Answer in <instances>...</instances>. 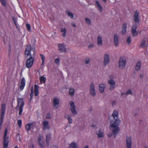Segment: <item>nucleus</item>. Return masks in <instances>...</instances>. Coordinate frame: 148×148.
<instances>
[{
	"label": "nucleus",
	"instance_id": "obj_61",
	"mask_svg": "<svg viewBox=\"0 0 148 148\" xmlns=\"http://www.w3.org/2000/svg\"><path fill=\"white\" fill-rule=\"evenodd\" d=\"M102 1L105 2H106V0H102Z\"/></svg>",
	"mask_w": 148,
	"mask_h": 148
},
{
	"label": "nucleus",
	"instance_id": "obj_64",
	"mask_svg": "<svg viewBox=\"0 0 148 148\" xmlns=\"http://www.w3.org/2000/svg\"><path fill=\"white\" fill-rule=\"evenodd\" d=\"M145 148H148V147H145Z\"/></svg>",
	"mask_w": 148,
	"mask_h": 148
},
{
	"label": "nucleus",
	"instance_id": "obj_62",
	"mask_svg": "<svg viewBox=\"0 0 148 148\" xmlns=\"http://www.w3.org/2000/svg\"><path fill=\"white\" fill-rule=\"evenodd\" d=\"M32 98H30V100H29V101H30L32 100Z\"/></svg>",
	"mask_w": 148,
	"mask_h": 148
},
{
	"label": "nucleus",
	"instance_id": "obj_3",
	"mask_svg": "<svg viewBox=\"0 0 148 148\" xmlns=\"http://www.w3.org/2000/svg\"><path fill=\"white\" fill-rule=\"evenodd\" d=\"M8 133V130L6 128L5 130V132L3 136V148H7L8 146V145L9 143V137H7V135Z\"/></svg>",
	"mask_w": 148,
	"mask_h": 148
},
{
	"label": "nucleus",
	"instance_id": "obj_9",
	"mask_svg": "<svg viewBox=\"0 0 148 148\" xmlns=\"http://www.w3.org/2000/svg\"><path fill=\"white\" fill-rule=\"evenodd\" d=\"M25 80L24 78H22L20 85L19 86V88L21 90H22L25 86Z\"/></svg>",
	"mask_w": 148,
	"mask_h": 148
},
{
	"label": "nucleus",
	"instance_id": "obj_4",
	"mask_svg": "<svg viewBox=\"0 0 148 148\" xmlns=\"http://www.w3.org/2000/svg\"><path fill=\"white\" fill-rule=\"evenodd\" d=\"M6 106L5 104L1 105V112L0 118V125H2L3 123L4 115L5 111Z\"/></svg>",
	"mask_w": 148,
	"mask_h": 148
},
{
	"label": "nucleus",
	"instance_id": "obj_27",
	"mask_svg": "<svg viewBox=\"0 0 148 148\" xmlns=\"http://www.w3.org/2000/svg\"><path fill=\"white\" fill-rule=\"evenodd\" d=\"M97 5V8L100 10L101 12L102 11V8L99 4V1H95Z\"/></svg>",
	"mask_w": 148,
	"mask_h": 148
},
{
	"label": "nucleus",
	"instance_id": "obj_44",
	"mask_svg": "<svg viewBox=\"0 0 148 148\" xmlns=\"http://www.w3.org/2000/svg\"><path fill=\"white\" fill-rule=\"evenodd\" d=\"M85 63L86 64H88L90 62V58L88 57H87L85 60Z\"/></svg>",
	"mask_w": 148,
	"mask_h": 148
},
{
	"label": "nucleus",
	"instance_id": "obj_1",
	"mask_svg": "<svg viewBox=\"0 0 148 148\" xmlns=\"http://www.w3.org/2000/svg\"><path fill=\"white\" fill-rule=\"evenodd\" d=\"M35 49L33 47H31L30 45H27L25 51V54L27 55V57L29 56L30 57L26 61V66L27 68L30 69L33 66L34 61V57L35 56Z\"/></svg>",
	"mask_w": 148,
	"mask_h": 148
},
{
	"label": "nucleus",
	"instance_id": "obj_15",
	"mask_svg": "<svg viewBox=\"0 0 148 148\" xmlns=\"http://www.w3.org/2000/svg\"><path fill=\"white\" fill-rule=\"evenodd\" d=\"M127 27V24L126 23H124L122 26V28L121 32V34L124 35L125 34L126 32V29Z\"/></svg>",
	"mask_w": 148,
	"mask_h": 148
},
{
	"label": "nucleus",
	"instance_id": "obj_5",
	"mask_svg": "<svg viewBox=\"0 0 148 148\" xmlns=\"http://www.w3.org/2000/svg\"><path fill=\"white\" fill-rule=\"evenodd\" d=\"M119 67L120 69H122L124 68L126 65V59L124 56L121 57L119 61Z\"/></svg>",
	"mask_w": 148,
	"mask_h": 148
},
{
	"label": "nucleus",
	"instance_id": "obj_21",
	"mask_svg": "<svg viewBox=\"0 0 148 148\" xmlns=\"http://www.w3.org/2000/svg\"><path fill=\"white\" fill-rule=\"evenodd\" d=\"M141 63L140 61H138L135 66V69L136 70H139L141 67Z\"/></svg>",
	"mask_w": 148,
	"mask_h": 148
},
{
	"label": "nucleus",
	"instance_id": "obj_51",
	"mask_svg": "<svg viewBox=\"0 0 148 148\" xmlns=\"http://www.w3.org/2000/svg\"><path fill=\"white\" fill-rule=\"evenodd\" d=\"M116 102L115 101H113L112 103V105L114 106L116 104Z\"/></svg>",
	"mask_w": 148,
	"mask_h": 148
},
{
	"label": "nucleus",
	"instance_id": "obj_29",
	"mask_svg": "<svg viewBox=\"0 0 148 148\" xmlns=\"http://www.w3.org/2000/svg\"><path fill=\"white\" fill-rule=\"evenodd\" d=\"M40 56L41 57V59L42 60V63L41 64V65L43 66L44 64V62H45V57L42 54H40Z\"/></svg>",
	"mask_w": 148,
	"mask_h": 148
},
{
	"label": "nucleus",
	"instance_id": "obj_8",
	"mask_svg": "<svg viewBox=\"0 0 148 148\" xmlns=\"http://www.w3.org/2000/svg\"><path fill=\"white\" fill-rule=\"evenodd\" d=\"M70 104L71 105V110L73 114H77V112L75 110V107L73 101L70 102Z\"/></svg>",
	"mask_w": 148,
	"mask_h": 148
},
{
	"label": "nucleus",
	"instance_id": "obj_43",
	"mask_svg": "<svg viewBox=\"0 0 148 148\" xmlns=\"http://www.w3.org/2000/svg\"><path fill=\"white\" fill-rule=\"evenodd\" d=\"M55 62L56 64H59L60 63V60L59 58L56 59L55 60Z\"/></svg>",
	"mask_w": 148,
	"mask_h": 148
},
{
	"label": "nucleus",
	"instance_id": "obj_7",
	"mask_svg": "<svg viewBox=\"0 0 148 148\" xmlns=\"http://www.w3.org/2000/svg\"><path fill=\"white\" fill-rule=\"evenodd\" d=\"M137 25L136 24L133 25L132 27V32L133 36H136L138 34V32L136 31Z\"/></svg>",
	"mask_w": 148,
	"mask_h": 148
},
{
	"label": "nucleus",
	"instance_id": "obj_18",
	"mask_svg": "<svg viewBox=\"0 0 148 148\" xmlns=\"http://www.w3.org/2000/svg\"><path fill=\"white\" fill-rule=\"evenodd\" d=\"M34 93L35 96H37L39 93L38 86L35 84L34 86Z\"/></svg>",
	"mask_w": 148,
	"mask_h": 148
},
{
	"label": "nucleus",
	"instance_id": "obj_63",
	"mask_svg": "<svg viewBox=\"0 0 148 148\" xmlns=\"http://www.w3.org/2000/svg\"><path fill=\"white\" fill-rule=\"evenodd\" d=\"M14 148H18V147L17 146H16Z\"/></svg>",
	"mask_w": 148,
	"mask_h": 148
},
{
	"label": "nucleus",
	"instance_id": "obj_6",
	"mask_svg": "<svg viewBox=\"0 0 148 148\" xmlns=\"http://www.w3.org/2000/svg\"><path fill=\"white\" fill-rule=\"evenodd\" d=\"M38 140L40 147L41 148H43L44 143L43 141V137L42 135L41 134L39 135V137L38 138Z\"/></svg>",
	"mask_w": 148,
	"mask_h": 148
},
{
	"label": "nucleus",
	"instance_id": "obj_16",
	"mask_svg": "<svg viewBox=\"0 0 148 148\" xmlns=\"http://www.w3.org/2000/svg\"><path fill=\"white\" fill-rule=\"evenodd\" d=\"M109 56L108 54H105L104 60V64L105 65L107 64H109Z\"/></svg>",
	"mask_w": 148,
	"mask_h": 148
},
{
	"label": "nucleus",
	"instance_id": "obj_55",
	"mask_svg": "<svg viewBox=\"0 0 148 148\" xmlns=\"http://www.w3.org/2000/svg\"><path fill=\"white\" fill-rule=\"evenodd\" d=\"M140 77H141V78L142 77H143V74H140Z\"/></svg>",
	"mask_w": 148,
	"mask_h": 148
},
{
	"label": "nucleus",
	"instance_id": "obj_39",
	"mask_svg": "<svg viewBox=\"0 0 148 148\" xmlns=\"http://www.w3.org/2000/svg\"><path fill=\"white\" fill-rule=\"evenodd\" d=\"M30 98H33L34 95V91H33V87H32L31 88V92L30 93Z\"/></svg>",
	"mask_w": 148,
	"mask_h": 148
},
{
	"label": "nucleus",
	"instance_id": "obj_28",
	"mask_svg": "<svg viewBox=\"0 0 148 148\" xmlns=\"http://www.w3.org/2000/svg\"><path fill=\"white\" fill-rule=\"evenodd\" d=\"M40 82H43V84H45L46 82V79L45 77L43 76H41L40 78Z\"/></svg>",
	"mask_w": 148,
	"mask_h": 148
},
{
	"label": "nucleus",
	"instance_id": "obj_32",
	"mask_svg": "<svg viewBox=\"0 0 148 148\" xmlns=\"http://www.w3.org/2000/svg\"><path fill=\"white\" fill-rule=\"evenodd\" d=\"M97 134L99 138H101L103 136V134L100 130H99V132L97 133Z\"/></svg>",
	"mask_w": 148,
	"mask_h": 148
},
{
	"label": "nucleus",
	"instance_id": "obj_47",
	"mask_svg": "<svg viewBox=\"0 0 148 148\" xmlns=\"http://www.w3.org/2000/svg\"><path fill=\"white\" fill-rule=\"evenodd\" d=\"M61 31L63 32H66V29L64 28H62L61 29Z\"/></svg>",
	"mask_w": 148,
	"mask_h": 148
},
{
	"label": "nucleus",
	"instance_id": "obj_12",
	"mask_svg": "<svg viewBox=\"0 0 148 148\" xmlns=\"http://www.w3.org/2000/svg\"><path fill=\"white\" fill-rule=\"evenodd\" d=\"M131 139V138L130 137H127L126 144L127 148H131L132 142Z\"/></svg>",
	"mask_w": 148,
	"mask_h": 148
},
{
	"label": "nucleus",
	"instance_id": "obj_20",
	"mask_svg": "<svg viewBox=\"0 0 148 148\" xmlns=\"http://www.w3.org/2000/svg\"><path fill=\"white\" fill-rule=\"evenodd\" d=\"M106 85L104 84H101L99 85V90L101 92H103L104 90Z\"/></svg>",
	"mask_w": 148,
	"mask_h": 148
},
{
	"label": "nucleus",
	"instance_id": "obj_57",
	"mask_svg": "<svg viewBox=\"0 0 148 148\" xmlns=\"http://www.w3.org/2000/svg\"><path fill=\"white\" fill-rule=\"evenodd\" d=\"M93 45H89L88 46V48H90L91 47H92L93 46Z\"/></svg>",
	"mask_w": 148,
	"mask_h": 148
},
{
	"label": "nucleus",
	"instance_id": "obj_30",
	"mask_svg": "<svg viewBox=\"0 0 148 148\" xmlns=\"http://www.w3.org/2000/svg\"><path fill=\"white\" fill-rule=\"evenodd\" d=\"M145 40H143L140 43V47L143 48H144L145 47Z\"/></svg>",
	"mask_w": 148,
	"mask_h": 148
},
{
	"label": "nucleus",
	"instance_id": "obj_24",
	"mask_svg": "<svg viewBox=\"0 0 148 148\" xmlns=\"http://www.w3.org/2000/svg\"><path fill=\"white\" fill-rule=\"evenodd\" d=\"M51 138V134H47L46 136V143L47 145H48L49 144V141Z\"/></svg>",
	"mask_w": 148,
	"mask_h": 148
},
{
	"label": "nucleus",
	"instance_id": "obj_41",
	"mask_svg": "<svg viewBox=\"0 0 148 148\" xmlns=\"http://www.w3.org/2000/svg\"><path fill=\"white\" fill-rule=\"evenodd\" d=\"M85 21L88 25L90 24L91 21L88 18H86L85 19Z\"/></svg>",
	"mask_w": 148,
	"mask_h": 148
},
{
	"label": "nucleus",
	"instance_id": "obj_35",
	"mask_svg": "<svg viewBox=\"0 0 148 148\" xmlns=\"http://www.w3.org/2000/svg\"><path fill=\"white\" fill-rule=\"evenodd\" d=\"M75 92L73 88H70L69 89V94L72 96V95H73L74 93Z\"/></svg>",
	"mask_w": 148,
	"mask_h": 148
},
{
	"label": "nucleus",
	"instance_id": "obj_56",
	"mask_svg": "<svg viewBox=\"0 0 148 148\" xmlns=\"http://www.w3.org/2000/svg\"><path fill=\"white\" fill-rule=\"evenodd\" d=\"M112 136V134H108V137H111Z\"/></svg>",
	"mask_w": 148,
	"mask_h": 148
},
{
	"label": "nucleus",
	"instance_id": "obj_45",
	"mask_svg": "<svg viewBox=\"0 0 148 148\" xmlns=\"http://www.w3.org/2000/svg\"><path fill=\"white\" fill-rule=\"evenodd\" d=\"M11 51V46L10 44L9 45V49H8L9 55H10V53Z\"/></svg>",
	"mask_w": 148,
	"mask_h": 148
},
{
	"label": "nucleus",
	"instance_id": "obj_37",
	"mask_svg": "<svg viewBox=\"0 0 148 148\" xmlns=\"http://www.w3.org/2000/svg\"><path fill=\"white\" fill-rule=\"evenodd\" d=\"M22 121L21 120H19L17 121V124L19 128L21 127Z\"/></svg>",
	"mask_w": 148,
	"mask_h": 148
},
{
	"label": "nucleus",
	"instance_id": "obj_60",
	"mask_svg": "<svg viewBox=\"0 0 148 148\" xmlns=\"http://www.w3.org/2000/svg\"><path fill=\"white\" fill-rule=\"evenodd\" d=\"M2 127V125H0V130H1V129Z\"/></svg>",
	"mask_w": 148,
	"mask_h": 148
},
{
	"label": "nucleus",
	"instance_id": "obj_34",
	"mask_svg": "<svg viewBox=\"0 0 148 148\" xmlns=\"http://www.w3.org/2000/svg\"><path fill=\"white\" fill-rule=\"evenodd\" d=\"M0 1L2 5L5 7L6 6V0H0Z\"/></svg>",
	"mask_w": 148,
	"mask_h": 148
},
{
	"label": "nucleus",
	"instance_id": "obj_14",
	"mask_svg": "<svg viewBox=\"0 0 148 148\" xmlns=\"http://www.w3.org/2000/svg\"><path fill=\"white\" fill-rule=\"evenodd\" d=\"M18 105L17 107H23L24 105V101L22 98H18L17 99Z\"/></svg>",
	"mask_w": 148,
	"mask_h": 148
},
{
	"label": "nucleus",
	"instance_id": "obj_58",
	"mask_svg": "<svg viewBox=\"0 0 148 148\" xmlns=\"http://www.w3.org/2000/svg\"><path fill=\"white\" fill-rule=\"evenodd\" d=\"M54 147L55 148H58L57 146H56V145H54Z\"/></svg>",
	"mask_w": 148,
	"mask_h": 148
},
{
	"label": "nucleus",
	"instance_id": "obj_13",
	"mask_svg": "<svg viewBox=\"0 0 148 148\" xmlns=\"http://www.w3.org/2000/svg\"><path fill=\"white\" fill-rule=\"evenodd\" d=\"M90 94L92 96L95 95V87L93 83H92L90 87Z\"/></svg>",
	"mask_w": 148,
	"mask_h": 148
},
{
	"label": "nucleus",
	"instance_id": "obj_46",
	"mask_svg": "<svg viewBox=\"0 0 148 148\" xmlns=\"http://www.w3.org/2000/svg\"><path fill=\"white\" fill-rule=\"evenodd\" d=\"M114 87H115V85H110V90H113V89L114 88Z\"/></svg>",
	"mask_w": 148,
	"mask_h": 148
},
{
	"label": "nucleus",
	"instance_id": "obj_50",
	"mask_svg": "<svg viewBox=\"0 0 148 148\" xmlns=\"http://www.w3.org/2000/svg\"><path fill=\"white\" fill-rule=\"evenodd\" d=\"M13 21L14 22V24H16V19L14 18V17H13L12 18Z\"/></svg>",
	"mask_w": 148,
	"mask_h": 148
},
{
	"label": "nucleus",
	"instance_id": "obj_42",
	"mask_svg": "<svg viewBox=\"0 0 148 148\" xmlns=\"http://www.w3.org/2000/svg\"><path fill=\"white\" fill-rule=\"evenodd\" d=\"M131 40L130 37V36H129L128 37H127V39L126 42L128 43V44H130L131 42Z\"/></svg>",
	"mask_w": 148,
	"mask_h": 148
},
{
	"label": "nucleus",
	"instance_id": "obj_53",
	"mask_svg": "<svg viewBox=\"0 0 148 148\" xmlns=\"http://www.w3.org/2000/svg\"><path fill=\"white\" fill-rule=\"evenodd\" d=\"M71 24L72 26H73L74 27H76V25L75 23H71Z\"/></svg>",
	"mask_w": 148,
	"mask_h": 148
},
{
	"label": "nucleus",
	"instance_id": "obj_17",
	"mask_svg": "<svg viewBox=\"0 0 148 148\" xmlns=\"http://www.w3.org/2000/svg\"><path fill=\"white\" fill-rule=\"evenodd\" d=\"M139 15V13L137 10L136 11L134 16V19L136 22H138L139 21L138 18Z\"/></svg>",
	"mask_w": 148,
	"mask_h": 148
},
{
	"label": "nucleus",
	"instance_id": "obj_49",
	"mask_svg": "<svg viewBox=\"0 0 148 148\" xmlns=\"http://www.w3.org/2000/svg\"><path fill=\"white\" fill-rule=\"evenodd\" d=\"M132 94L131 91L130 90H128L125 94L126 95H127L129 94Z\"/></svg>",
	"mask_w": 148,
	"mask_h": 148
},
{
	"label": "nucleus",
	"instance_id": "obj_40",
	"mask_svg": "<svg viewBox=\"0 0 148 148\" xmlns=\"http://www.w3.org/2000/svg\"><path fill=\"white\" fill-rule=\"evenodd\" d=\"M26 28L28 31H29L31 29V27L29 24H26Z\"/></svg>",
	"mask_w": 148,
	"mask_h": 148
},
{
	"label": "nucleus",
	"instance_id": "obj_26",
	"mask_svg": "<svg viewBox=\"0 0 148 148\" xmlns=\"http://www.w3.org/2000/svg\"><path fill=\"white\" fill-rule=\"evenodd\" d=\"M59 103V101L58 99L55 98L54 99L53 101V103L54 106H55L56 105L58 104Z\"/></svg>",
	"mask_w": 148,
	"mask_h": 148
},
{
	"label": "nucleus",
	"instance_id": "obj_23",
	"mask_svg": "<svg viewBox=\"0 0 148 148\" xmlns=\"http://www.w3.org/2000/svg\"><path fill=\"white\" fill-rule=\"evenodd\" d=\"M33 125V124L32 123L27 124L25 126V128L26 131L27 132H28L30 130L31 126H32Z\"/></svg>",
	"mask_w": 148,
	"mask_h": 148
},
{
	"label": "nucleus",
	"instance_id": "obj_36",
	"mask_svg": "<svg viewBox=\"0 0 148 148\" xmlns=\"http://www.w3.org/2000/svg\"><path fill=\"white\" fill-rule=\"evenodd\" d=\"M66 12L67 13L68 16L70 17L71 18H73V14L70 12L69 11H66Z\"/></svg>",
	"mask_w": 148,
	"mask_h": 148
},
{
	"label": "nucleus",
	"instance_id": "obj_59",
	"mask_svg": "<svg viewBox=\"0 0 148 148\" xmlns=\"http://www.w3.org/2000/svg\"><path fill=\"white\" fill-rule=\"evenodd\" d=\"M84 148H88V146L87 145L86 146L84 147Z\"/></svg>",
	"mask_w": 148,
	"mask_h": 148
},
{
	"label": "nucleus",
	"instance_id": "obj_2",
	"mask_svg": "<svg viewBox=\"0 0 148 148\" xmlns=\"http://www.w3.org/2000/svg\"><path fill=\"white\" fill-rule=\"evenodd\" d=\"M112 116L115 120L114 122L110 124V129L112 130V133L114 135H116L119 132L120 129L118 127L121 121L118 119V113L116 110H114L112 114Z\"/></svg>",
	"mask_w": 148,
	"mask_h": 148
},
{
	"label": "nucleus",
	"instance_id": "obj_38",
	"mask_svg": "<svg viewBox=\"0 0 148 148\" xmlns=\"http://www.w3.org/2000/svg\"><path fill=\"white\" fill-rule=\"evenodd\" d=\"M23 107L19 106V115H21L22 114L23 110Z\"/></svg>",
	"mask_w": 148,
	"mask_h": 148
},
{
	"label": "nucleus",
	"instance_id": "obj_52",
	"mask_svg": "<svg viewBox=\"0 0 148 148\" xmlns=\"http://www.w3.org/2000/svg\"><path fill=\"white\" fill-rule=\"evenodd\" d=\"M66 32H64L63 33H62V36L63 37H64L65 36Z\"/></svg>",
	"mask_w": 148,
	"mask_h": 148
},
{
	"label": "nucleus",
	"instance_id": "obj_19",
	"mask_svg": "<svg viewBox=\"0 0 148 148\" xmlns=\"http://www.w3.org/2000/svg\"><path fill=\"white\" fill-rule=\"evenodd\" d=\"M110 77V80H108V83L110 85H115V82L113 80L114 77L113 76L111 75Z\"/></svg>",
	"mask_w": 148,
	"mask_h": 148
},
{
	"label": "nucleus",
	"instance_id": "obj_10",
	"mask_svg": "<svg viewBox=\"0 0 148 148\" xmlns=\"http://www.w3.org/2000/svg\"><path fill=\"white\" fill-rule=\"evenodd\" d=\"M59 50L61 52H65L66 49L64 45L62 44H59L58 45Z\"/></svg>",
	"mask_w": 148,
	"mask_h": 148
},
{
	"label": "nucleus",
	"instance_id": "obj_11",
	"mask_svg": "<svg viewBox=\"0 0 148 148\" xmlns=\"http://www.w3.org/2000/svg\"><path fill=\"white\" fill-rule=\"evenodd\" d=\"M43 130H49L50 129L49 122L47 121H43Z\"/></svg>",
	"mask_w": 148,
	"mask_h": 148
},
{
	"label": "nucleus",
	"instance_id": "obj_33",
	"mask_svg": "<svg viewBox=\"0 0 148 148\" xmlns=\"http://www.w3.org/2000/svg\"><path fill=\"white\" fill-rule=\"evenodd\" d=\"M65 118H67L68 120V123H69L70 124L72 123V119H71L69 115H66L65 116Z\"/></svg>",
	"mask_w": 148,
	"mask_h": 148
},
{
	"label": "nucleus",
	"instance_id": "obj_25",
	"mask_svg": "<svg viewBox=\"0 0 148 148\" xmlns=\"http://www.w3.org/2000/svg\"><path fill=\"white\" fill-rule=\"evenodd\" d=\"M97 44L99 45H102V37L100 36H98L97 38Z\"/></svg>",
	"mask_w": 148,
	"mask_h": 148
},
{
	"label": "nucleus",
	"instance_id": "obj_22",
	"mask_svg": "<svg viewBox=\"0 0 148 148\" xmlns=\"http://www.w3.org/2000/svg\"><path fill=\"white\" fill-rule=\"evenodd\" d=\"M119 37L117 35H114V40L115 45L117 46L118 43Z\"/></svg>",
	"mask_w": 148,
	"mask_h": 148
},
{
	"label": "nucleus",
	"instance_id": "obj_48",
	"mask_svg": "<svg viewBox=\"0 0 148 148\" xmlns=\"http://www.w3.org/2000/svg\"><path fill=\"white\" fill-rule=\"evenodd\" d=\"M46 118L48 119H50L51 118V116L49 113L47 114Z\"/></svg>",
	"mask_w": 148,
	"mask_h": 148
},
{
	"label": "nucleus",
	"instance_id": "obj_31",
	"mask_svg": "<svg viewBox=\"0 0 148 148\" xmlns=\"http://www.w3.org/2000/svg\"><path fill=\"white\" fill-rule=\"evenodd\" d=\"M69 148H77L76 144L75 143H72L70 145Z\"/></svg>",
	"mask_w": 148,
	"mask_h": 148
},
{
	"label": "nucleus",
	"instance_id": "obj_54",
	"mask_svg": "<svg viewBox=\"0 0 148 148\" xmlns=\"http://www.w3.org/2000/svg\"><path fill=\"white\" fill-rule=\"evenodd\" d=\"M14 24L15 25V26H16V28L19 30V29L18 28V25L17 24V23H16V24Z\"/></svg>",
	"mask_w": 148,
	"mask_h": 148
}]
</instances>
